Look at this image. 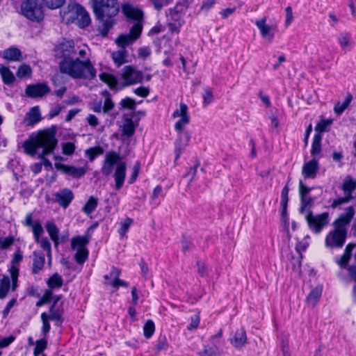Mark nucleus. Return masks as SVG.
Returning <instances> with one entry per match:
<instances>
[{
  "label": "nucleus",
  "mask_w": 356,
  "mask_h": 356,
  "mask_svg": "<svg viewBox=\"0 0 356 356\" xmlns=\"http://www.w3.org/2000/svg\"><path fill=\"white\" fill-rule=\"evenodd\" d=\"M13 243L14 238L13 236H7L5 238L0 237V250L8 248Z\"/></svg>",
  "instance_id": "nucleus-53"
},
{
  "label": "nucleus",
  "mask_w": 356,
  "mask_h": 356,
  "mask_svg": "<svg viewBox=\"0 0 356 356\" xmlns=\"http://www.w3.org/2000/svg\"><path fill=\"white\" fill-rule=\"evenodd\" d=\"M153 4L154 8L160 10L165 6L169 5L173 0H149Z\"/></svg>",
  "instance_id": "nucleus-56"
},
{
  "label": "nucleus",
  "mask_w": 356,
  "mask_h": 356,
  "mask_svg": "<svg viewBox=\"0 0 356 356\" xmlns=\"http://www.w3.org/2000/svg\"><path fill=\"white\" fill-rule=\"evenodd\" d=\"M231 344L237 349L242 348L247 343L246 332L243 328L237 330L234 337L230 339Z\"/></svg>",
  "instance_id": "nucleus-23"
},
{
  "label": "nucleus",
  "mask_w": 356,
  "mask_h": 356,
  "mask_svg": "<svg viewBox=\"0 0 356 356\" xmlns=\"http://www.w3.org/2000/svg\"><path fill=\"white\" fill-rule=\"evenodd\" d=\"M190 122V117L184 116L181 118L175 124V129L177 131H183V128L185 125H187Z\"/></svg>",
  "instance_id": "nucleus-54"
},
{
  "label": "nucleus",
  "mask_w": 356,
  "mask_h": 356,
  "mask_svg": "<svg viewBox=\"0 0 356 356\" xmlns=\"http://www.w3.org/2000/svg\"><path fill=\"white\" fill-rule=\"evenodd\" d=\"M323 291V286L321 285L313 288L306 298V302L309 307H314L318 302Z\"/></svg>",
  "instance_id": "nucleus-25"
},
{
  "label": "nucleus",
  "mask_w": 356,
  "mask_h": 356,
  "mask_svg": "<svg viewBox=\"0 0 356 356\" xmlns=\"http://www.w3.org/2000/svg\"><path fill=\"white\" fill-rule=\"evenodd\" d=\"M54 200L60 207L66 209L74 199V194L69 188H63L54 194Z\"/></svg>",
  "instance_id": "nucleus-18"
},
{
  "label": "nucleus",
  "mask_w": 356,
  "mask_h": 356,
  "mask_svg": "<svg viewBox=\"0 0 356 356\" xmlns=\"http://www.w3.org/2000/svg\"><path fill=\"white\" fill-rule=\"evenodd\" d=\"M341 189L343 193H353L356 189V180L348 176L343 181Z\"/></svg>",
  "instance_id": "nucleus-35"
},
{
  "label": "nucleus",
  "mask_w": 356,
  "mask_h": 356,
  "mask_svg": "<svg viewBox=\"0 0 356 356\" xmlns=\"http://www.w3.org/2000/svg\"><path fill=\"white\" fill-rule=\"evenodd\" d=\"M32 70L29 65L23 64L20 65L16 72V75L19 78H24L31 74Z\"/></svg>",
  "instance_id": "nucleus-46"
},
{
  "label": "nucleus",
  "mask_w": 356,
  "mask_h": 356,
  "mask_svg": "<svg viewBox=\"0 0 356 356\" xmlns=\"http://www.w3.org/2000/svg\"><path fill=\"white\" fill-rule=\"evenodd\" d=\"M90 237L88 235L77 236L73 237L71 241V246L73 250H78L79 248H86V245L88 244Z\"/></svg>",
  "instance_id": "nucleus-28"
},
{
  "label": "nucleus",
  "mask_w": 356,
  "mask_h": 356,
  "mask_svg": "<svg viewBox=\"0 0 356 356\" xmlns=\"http://www.w3.org/2000/svg\"><path fill=\"white\" fill-rule=\"evenodd\" d=\"M47 348V341L45 339H40L35 341V347L33 350V355L39 356Z\"/></svg>",
  "instance_id": "nucleus-42"
},
{
  "label": "nucleus",
  "mask_w": 356,
  "mask_h": 356,
  "mask_svg": "<svg viewBox=\"0 0 356 356\" xmlns=\"http://www.w3.org/2000/svg\"><path fill=\"white\" fill-rule=\"evenodd\" d=\"M312 190V188H309L306 186L302 180H300L299 181V194L300 197H305L308 196L311 191Z\"/></svg>",
  "instance_id": "nucleus-59"
},
{
  "label": "nucleus",
  "mask_w": 356,
  "mask_h": 356,
  "mask_svg": "<svg viewBox=\"0 0 356 356\" xmlns=\"http://www.w3.org/2000/svg\"><path fill=\"white\" fill-rule=\"evenodd\" d=\"M76 149L75 145L71 142H66L62 144L63 154L70 156L73 154Z\"/></svg>",
  "instance_id": "nucleus-52"
},
{
  "label": "nucleus",
  "mask_w": 356,
  "mask_h": 356,
  "mask_svg": "<svg viewBox=\"0 0 356 356\" xmlns=\"http://www.w3.org/2000/svg\"><path fill=\"white\" fill-rule=\"evenodd\" d=\"M63 280L62 277L57 273L53 274L47 281L49 289H59L63 286Z\"/></svg>",
  "instance_id": "nucleus-30"
},
{
  "label": "nucleus",
  "mask_w": 356,
  "mask_h": 356,
  "mask_svg": "<svg viewBox=\"0 0 356 356\" xmlns=\"http://www.w3.org/2000/svg\"><path fill=\"white\" fill-rule=\"evenodd\" d=\"M56 51V56L63 58L59 63L60 71L62 73L74 79H92L95 77L96 70L88 59L81 60L78 58H73L72 55H75L76 51L72 41L60 43Z\"/></svg>",
  "instance_id": "nucleus-1"
},
{
  "label": "nucleus",
  "mask_w": 356,
  "mask_h": 356,
  "mask_svg": "<svg viewBox=\"0 0 356 356\" xmlns=\"http://www.w3.org/2000/svg\"><path fill=\"white\" fill-rule=\"evenodd\" d=\"M321 139L320 134H315L312 144L311 154L313 158H317L321 152Z\"/></svg>",
  "instance_id": "nucleus-31"
},
{
  "label": "nucleus",
  "mask_w": 356,
  "mask_h": 356,
  "mask_svg": "<svg viewBox=\"0 0 356 356\" xmlns=\"http://www.w3.org/2000/svg\"><path fill=\"white\" fill-rule=\"evenodd\" d=\"M23 225L26 227H31L35 241H38L42 238L44 233L43 227L39 220H33L32 214L28 213L26 216Z\"/></svg>",
  "instance_id": "nucleus-17"
},
{
  "label": "nucleus",
  "mask_w": 356,
  "mask_h": 356,
  "mask_svg": "<svg viewBox=\"0 0 356 356\" xmlns=\"http://www.w3.org/2000/svg\"><path fill=\"white\" fill-rule=\"evenodd\" d=\"M300 212L302 213H307V211L310 210L309 207L312 205L313 203V199L309 196H305V197H300Z\"/></svg>",
  "instance_id": "nucleus-45"
},
{
  "label": "nucleus",
  "mask_w": 356,
  "mask_h": 356,
  "mask_svg": "<svg viewBox=\"0 0 356 356\" xmlns=\"http://www.w3.org/2000/svg\"><path fill=\"white\" fill-rule=\"evenodd\" d=\"M33 273H38L44 265V254L42 251H34L33 253Z\"/></svg>",
  "instance_id": "nucleus-26"
},
{
  "label": "nucleus",
  "mask_w": 356,
  "mask_h": 356,
  "mask_svg": "<svg viewBox=\"0 0 356 356\" xmlns=\"http://www.w3.org/2000/svg\"><path fill=\"white\" fill-rule=\"evenodd\" d=\"M201 356H221L219 347L204 346V349L199 353Z\"/></svg>",
  "instance_id": "nucleus-40"
},
{
  "label": "nucleus",
  "mask_w": 356,
  "mask_h": 356,
  "mask_svg": "<svg viewBox=\"0 0 356 356\" xmlns=\"http://www.w3.org/2000/svg\"><path fill=\"white\" fill-rule=\"evenodd\" d=\"M122 12L126 18L130 21H135L134 24H141L143 19L144 13L143 10L138 7H135L131 3H125L121 6Z\"/></svg>",
  "instance_id": "nucleus-12"
},
{
  "label": "nucleus",
  "mask_w": 356,
  "mask_h": 356,
  "mask_svg": "<svg viewBox=\"0 0 356 356\" xmlns=\"http://www.w3.org/2000/svg\"><path fill=\"white\" fill-rule=\"evenodd\" d=\"M319 170V164L317 158L305 162L302 168V175L305 179H314Z\"/></svg>",
  "instance_id": "nucleus-16"
},
{
  "label": "nucleus",
  "mask_w": 356,
  "mask_h": 356,
  "mask_svg": "<svg viewBox=\"0 0 356 356\" xmlns=\"http://www.w3.org/2000/svg\"><path fill=\"white\" fill-rule=\"evenodd\" d=\"M332 124L331 120H322L315 127L316 131L318 132H325L329 130V127Z\"/></svg>",
  "instance_id": "nucleus-51"
},
{
  "label": "nucleus",
  "mask_w": 356,
  "mask_h": 356,
  "mask_svg": "<svg viewBox=\"0 0 356 356\" xmlns=\"http://www.w3.org/2000/svg\"><path fill=\"white\" fill-rule=\"evenodd\" d=\"M183 6L176 5L169 8L166 13L167 22H180L184 24Z\"/></svg>",
  "instance_id": "nucleus-20"
},
{
  "label": "nucleus",
  "mask_w": 356,
  "mask_h": 356,
  "mask_svg": "<svg viewBox=\"0 0 356 356\" xmlns=\"http://www.w3.org/2000/svg\"><path fill=\"white\" fill-rule=\"evenodd\" d=\"M168 348V343L165 335H160L156 341L154 349L159 352L166 350Z\"/></svg>",
  "instance_id": "nucleus-44"
},
{
  "label": "nucleus",
  "mask_w": 356,
  "mask_h": 356,
  "mask_svg": "<svg viewBox=\"0 0 356 356\" xmlns=\"http://www.w3.org/2000/svg\"><path fill=\"white\" fill-rule=\"evenodd\" d=\"M97 206V200L91 196L83 206L82 211L87 215L92 213Z\"/></svg>",
  "instance_id": "nucleus-38"
},
{
  "label": "nucleus",
  "mask_w": 356,
  "mask_h": 356,
  "mask_svg": "<svg viewBox=\"0 0 356 356\" xmlns=\"http://www.w3.org/2000/svg\"><path fill=\"white\" fill-rule=\"evenodd\" d=\"M44 3L51 9L60 8L65 0H42Z\"/></svg>",
  "instance_id": "nucleus-55"
},
{
  "label": "nucleus",
  "mask_w": 356,
  "mask_h": 356,
  "mask_svg": "<svg viewBox=\"0 0 356 356\" xmlns=\"http://www.w3.org/2000/svg\"><path fill=\"white\" fill-rule=\"evenodd\" d=\"M22 13L24 16L33 22H40L44 17L41 8L34 0H27L23 3Z\"/></svg>",
  "instance_id": "nucleus-11"
},
{
  "label": "nucleus",
  "mask_w": 356,
  "mask_h": 356,
  "mask_svg": "<svg viewBox=\"0 0 356 356\" xmlns=\"http://www.w3.org/2000/svg\"><path fill=\"white\" fill-rule=\"evenodd\" d=\"M10 287V279L8 276H3L0 280V298L3 299L6 297Z\"/></svg>",
  "instance_id": "nucleus-33"
},
{
  "label": "nucleus",
  "mask_w": 356,
  "mask_h": 356,
  "mask_svg": "<svg viewBox=\"0 0 356 356\" xmlns=\"http://www.w3.org/2000/svg\"><path fill=\"white\" fill-rule=\"evenodd\" d=\"M121 77L122 81L120 82L113 75V90H119L129 86L141 83L143 79V74L134 67L127 65L122 70Z\"/></svg>",
  "instance_id": "nucleus-6"
},
{
  "label": "nucleus",
  "mask_w": 356,
  "mask_h": 356,
  "mask_svg": "<svg viewBox=\"0 0 356 356\" xmlns=\"http://www.w3.org/2000/svg\"><path fill=\"white\" fill-rule=\"evenodd\" d=\"M115 169L113 177L115 179V188L120 191L124 182L126 177L127 165L122 161L118 153L113 152V169Z\"/></svg>",
  "instance_id": "nucleus-9"
},
{
  "label": "nucleus",
  "mask_w": 356,
  "mask_h": 356,
  "mask_svg": "<svg viewBox=\"0 0 356 356\" xmlns=\"http://www.w3.org/2000/svg\"><path fill=\"white\" fill-rule=\"evenodd\" d=\"M132 222V219L127 218L116 223V225H118V232L119 233L120 237L122 238L125 235V234L129 230L130 226L131 225Z\"/></svg>",
  "instance_id": "nucleus-32"
},
{
  "label": "nucleus",
  "mask_w": 356,
  "mask_h": 356,
  "mask_svg": "<svg viewBox=\"0 0 356 356\" xmlns=\"http://www.w3.org/2000/svg\"><path fill=\"white\" fill-rule=\"evenodd\" d=\"M53 298V291L51 289H46L43 295L36 302L35 306L39 307L49 303Z\"/></svg>",
  "instance_id": "nucleus-37"
},
{
  "label": "nucleus",
  "mask_w": 356,
  "mask_h": 356,
  "mask_svg": "<svg viewBox=\"0 0 356 356\" xmlns=\"http://www.w3.org/2000/svg\"><path fill=\"white\" fill-rule=\"evenodd\" d=\"M173 118H184V116H189L188 114V106L184 103H180L179 108L175 110L172 113Z\"/></svg>",
  "instance_id": "nucleus-49"
},
{
  "label": "nucleus",
  "mask_w": 356,
  "mask_h": 356,
  "mask_svg": "<svg viewBox=\"0 0 356 356\" xmlns=\"http://www.w3.org/2000/svg\"><path fill=\"white\" fill-rule=\"evenodd\" d=\"M339 42L342 48H345L350 44V37L347 33H341L339 37Z\"/></svg>",
  "instance_id": "nucleus-62"
},
{
  "label": "nucleus",
  "mask_w": 356,
  "mask_h": 356,
  "mask_svg": "<svg viewBox=\"0 0 356 356\" xmlns=\"http://www.w3.org/2000/svg\"><path fill=\"white\" fill-rule=\"evenodd\" d=\"M167 24L171 33L177 34L179 33L180 28L183 26L184 24L180 22H167Z\"/></svg>",
  "instance_id": "nucleus-57"
},
{
  "label": "nucleus",
  "mask_w": 356,
  "mask_h": 356,
  "mask_svg": "<svg viewBox=\"0 0 356 356\" xmlns=\"http://www.w3.org/2000/svg\"><path fill=\"white\" fill-rule=\"evenodd\" d=\"M155 331L154 323L152 320H148L143 326V334L145 338L149 339L152 337Z\"/></svg>",
  "instance_id": "nucleus-43"
},
{
  "label": "nucleus",
  "mask_w": 356,
  "mask_h": 356,
  "mask_svg": "<svg viewBox=\"0 0 356 356\" xmlns=\"http://www.w3.org/2000/svg\"><path fill=\"white\" fill-rule=\"evenodd\" d=\"M353 207H348L332 222L334 229L329 232L325 238V245L329 249H339L346 243L348 226L355 216Z\"/></svg>",
  "instance_id": "nucleus-3"
},
{
  "label": "nucleus",
  "mask_w": 356,
  "mask_h": 356,
  "mask_svg": "<svg viewBox=\"0 0 356 356\" xmlns=\"http://www.w3.org/2000/svg\"><path fill=\"white\" fill-rule=\"evenodd\" d=\"M45 228L49 234L51 239L54 243L55 247H57L59 243V238H58V233L59 229L56 225L52 222V221H48L47 222L45 225Z\"/></svg>",
  "instance_id": "nucleus-27"
},
{
  "label": "nucleus",
  "mask_w": 356,
  "mask_h": 356,
  "mask_svg": "<svg viewBox=\"0 0 356 356\" xmlns=\"http://www.w3.org/2000/svg\"><path fill=\"white\" fill-rule=\"evenodd\" d=\"M50 92V88L46 83H39L27 86L25 92L31 98L42 97Z\"/></svg>",
  "instance_id": "nucleus-14"
},
{
  "label": "nucleus",
  "mask_w": 356,
  "mask_h": 356,
  "mask_svg": "<svg viewBox=\"0 0 356 356\" xmlns=\"http://www.w3.org/2000/svg\"><path fill=\"white\" fill-rule=\"evenodd\" d=\"M54 165L57 170L63 171L65 174L74 179L83 177L86 172V169L83 167L68 165L62 163H55Z\"/></svg>",
  "instance_id": "nucleus-15"
},
{
  "label": "nucleus",
  "mask_w": 356,
  "mask_h": 356,
  "mask_svg": "<svg viewBox=\"0 0 356 356\" xmlns=\"http://www.w3.org/2000/svg\"><path fill=\"white\" fill-rule=\"evenodd\" d=\"M142 30L143 25L134 24L129 33L120 34L115 38L117 50L113 51V62L117 67L131 62V56L128 48L140 38Z\"/></svg>",
  "instance_id": "nucleus-4"
},
{
  "label": "nucleus",
  "mask_w": 356,
  "mask_h": 356,
  "mask_svg": "<svg viewBox=\"0 0 356 356\" xmlns=\"http://www.w3.org/2000/svg\"><path fill=\"white\" fill-rule=\"evenodd\" d=\"M350 103V100L346 99L344 102L342 104L338 103L335 105L334 110L336 113L338 115H341L345 109L348 107V104Z\"/></svg>",
  "instance_id": "nucleus-61"
},
{
  "label": "nucleus",
  "mask_w": 356,
  "mask_h": 356,
  "mask_svg": "<svg viewBox=\"0 0 356 356\" xmlns=\"http://www.w3.org/2000/svg\"><path fill=\"white\" fill-rule=\"evenodd\" d=\"M134 113L129 112L123 115L122 119L119 122L118 132L113 134V137L123 143H129L130 138L134 136L138 123L133 121Z\"/></svg>",
  "instance_id": "nucleus-7"
},
{
  "label": "nucleus",
  "mask_w": 356,
  "mask_h": 356,
  "mask_svg": "<svg viewBox=\"0 0 356 356\" xmlns=\"http://www.w3.org/2000/svg\"><path fill=\"white\" fill-rule=\"evenodd\" d=\"M56 134L54 127L32 134L29 138L24 142L22 147L27 154H38V158L42 159L43 165L46 168H51L52 164L45 156L52 154L57 146Z\"/></svg>",
  "instance_id": "nucleus-2"
},
{
  "label": "nucleus",
  "mask_w": 356,
  "mask_h": 356,
  "mask_svg": "<svg viewBox=\"0 0 356 356\" xmlns=\"http://www.w3.org/2000/svg\"><path fill=\"white\" fill-rule=\"evenodd\" d=\"M140 170V166L138 164L135 165L132 168V173L129 179V184H132L136 180Z\"/></svg>",
  "instance_id": "nucleus-63"
},
{
  "label": "nucleus",
  "mask_w": 356,
  "mask_h": 356,
  "mask_svg": "<svg viewBox=\"0 0 356 356\" xmlns=\"http://www.w3.org/2000/svg\"><path fill=\"white\" fill-rule=\"evenodd\" d=\"M68 14L70 15L68 21H77V24L81 28H85L90 24V17L85 8L78 3L69 4Z\"/></svg>",
  "instance_id": "nucleus-8"
},
{
  "label": "nucleus",
  "mask_w": 356,
  "mask_h": 356,
  "mask_svg": "<svg viewBox=\"0 0 356 356\" xmlns=\"http://www.w3.org/2000/svg\"><path fill=\"white\" fill-rule=\"evenodd\" d=\"M41 320L42 321V333L45 336L51 329L50 323L49 322L50 318L46 312H43L41 314Z\"/></svg>",
  "instance_id": "nucleus-47"
},
{
  "label": "nucleus",
  "mask_w": 356,
  "mask_h": 356,
  "mask_svg": "<svg viewBox=\"0 0 356 356\" xmlns=\"http://www.w3.org/2000/svg\"><path fill=\"white\" fill-rule=\"evenodd\" d=\"M204 104L207 106L210 104L213 99V92L209 88H206L203 95Z\"/></svg>",
  "instance_id": "nucleus-60"
},
{
  "label": "nucleus",
  "mask_w": 356,
  "mask_h": 356,
  "mask_svg": "<svg viewBox=\"0 0 356 356\" xmlns=\"http://www.w3.org/2000/svg\"><path fill=\"white\" fill-rule=\"evenodd\" d=\"M35 241L47 252V256L49 259V262L50 263L51 260V245L49 240L47 237H44L40 238L38 241Z\"/></svg>",
  "instance_id": "nucleus-34"
},
{
  "label": "nucleus",
  "mask_w": 356,
  "mask_h": 356,
  "mask_svg": "<svg viewBox=\"0 0 356 356\" xmlns=\"http://www.w3.org/2000/svg\"><path fill=\"white\" fill-rule=\"evenodd\" d=\"M289 188L287 185H286L282 190L281 192V200L280 204L282 207V213L284 215L286 212L287 204L289 202Z\"/></svg>",
  "instance_id": "nucleus-36"
},
{
  "label": "nucleus",
  "mask_w": 356,
  "mask_h": 356,
  "mask_svg": "<svg viewBox=\"0 0 356 356\" xmlns=\"http://www.w3.org/2000/svg\"><path fill=\"white\" fill-rule=\"evenodd\" d=\"M2 56L9 61H21L22 60V51L14 46L5 49L2 53Z\"/></svg>",
  "instance_id": "nucleus-24"
},
{
  "label": "nucleus",
  "mask_w": 356,
  "mask_h": 356,
  "mask_svg": "<svg viewBox=\"0 0 356 356\" xmlns=\"http://www.w3.org/2000/svg\"><path fill=\"white\" fill-rule=\"evenodd\" d=\"M254 24L259 29L261 37L268 42H271L275 38L277 26L275 25L267 24L266 17L257 19Z\"/></svg>",
  "instance_id": "nucleus-13"
},
{
  "label": "nucleus",
  "mask_w": 356,
  "mask_h": 356,
  "mask_svg": "<svg viewBox=\"0 0 356 356\" xmlns=\"http://www.w3.org/2000/svg\"><path fill=\"white\" fill-rule=\"evenodd\" d=\"M305 218L309 229L316 234H319L329 222V214L327 212L314 216L312 211L308 210Z\"/></svg>",
  "instance_id": "nucleus-10"
},
{
  "label": "nucleus",
  "mask_w": 356,
  "mask_h": 356,
  "mask_svg": "<svg viewBox=\"0 0 356 356\" xmlns=\"http://www.w3.org/2000/svg\"><path fill=\"white\" fill-rule=\"evenodd\" d=\"M200 316L199 315H194L191 318V323L187 326L188 330H193L197 329L200 325Z\"/></svg>",
  "instance_id": "nucleus-58"
},
{
  "label": "nucleus",
  "mask_w": 356,
  "mask_h": 356,
  "mask_svg": "<svg viewBox=\"0 0 356 356\" xmlns=\"http://www.w3.org/2000/svg\"><path fill=\"white\" fill-rule=\"evenodd\" d=\"M350 259V257L348 255V254L343 253L341 258L337 261V264L341 268H346Z\"/></svg>",
  "instance_id": "nucleus-64"
},
{
  "label": "nucleus",
  "mask_w": 356,
  "mask_h": 356,
  "mask_svg": "<svg viewBox=\"0 0 356 356\" xmlns=\"http://www.w3.org/2000/svg\"><path fill=\"white\" fill-rule=\"evenodd\" d=\"M63 302L57 305H51L49 308V314L48 316L50 318V321H56V325H59L63 322Z\"/></svg>",
  "instance_id": "nucleus-21"
},
{
  "label": "nucleus",
  "mask_w": 356,
  "mask_h": 356,
  "mask_svg": "<svg viewBox=\"0 0 356 356\" xmlns=\"http://www.w3.org/2000/svg\"><path fill=\"white\" fill-rule=\"evenodd\" d=\"M191 139V134L187 131H179L178 139L175 142V159H178L183 149L187 146Z\"/></svg>",
  "instance_id": "nucleus-19"
},
{
  "label": "nucleus",
  "mask_w": 356,
  "mask_h": 356,
  "mask_svg": "<svg viewBox=\"0 0 356 356\" xmlns=\"http://www.w3.org/2000/svg\"><path fill=\"white\" fill-rule=\"evenodd\" d=\"M120 106L123 108H127L131 110L130 112H133V111L136 108V102L134 99L130 97H125L120 101Z\"/></svg>",
  "instance_id": "nucleus-48"
},
{
  "label": "nucleus",
  "mask_w": 356,
  "mask_h": 356,
  "mask_svg": "<svg viewBox=\"0 0 356 356\" xmlns=\"http://www.w3.org/2000/svg\"><path fill=\"white\" fill-rule=\"evenodd\" d=\"M41 120L40 112L39 106L33 107L28 112L24 118V123L26 126H33Z\"/></svg>",
  "instance_id": "nucleus-22"
},
{
  "label": "nucleus",
  "mask_w": 356,
  "mask_h": 356,
  "mask_svg": "<svg viewBox=\"0 0 356 356\" xmlns=\"http://www.w3.org/2000/svg\"><path fill=\"white\" fill-rule=\"evenodd\" d=\"M0 74L2 78L3 83L4 84L7 86H10L15 82V77L13 73L9 69V67L6 66L1 67Z\"/></svg>",
  "instance_id": "nucleus-29"
},
{
  "label": "nucleus",
  "mask_w": 356,
  "mask_h": 356,
  "mask_svg": "<svg viewBox=\"0 0 356 356\" xmlns=\"http://www.w3.org/2000/svg\"><path fill=\"white\" fill-rule=\"evenodd\" d=\"M89 252L86 248H79L76 250L74 259L79 264H83L88 257Z\"/></svg>",
  "instance_id": "nucleus-41"
},
{
  "label": "nucleus",
  "mask_w": 356,
  "mask_h": 356,
  "mask_svg": "<svg viewBox=\"0 0 356 356\" xmlns=\"http://www.w3.org/2000/svg\"><path fill=\"white\" fill-rule=\"evenodd\" d=\"M92 7L96 19L101 23L99 32L102 37L107 35L111 28V0H92Z\"/></svg>",
  "instance_id": "nucleus-5"
},
{
  "label": "nucleus",
  "mask_w": 356,
  "mask_h": 356,
  "mask_svg": "<svg viewBox=\"0 0 356 356\" xmlns=\"http://www.w3.org/2000/svg\"><path fill=\"white\" fill-rule=\"evenodd\" d=\"M114 270L116 272L117 277L113 279V289L118 290L120 287L128 288L129 286V282L118 278L120 273V270L113 268V274L114 273Z\"/></svg>",
  "instance_id": "nucleus-39"
},
{
  "label": "nucleus",
  "mask_w": 356,
  "mask_h": 356,
  "mask_svg": "<svg viewBox=\"0 0 356 356\" xmlns=\"http://www.w3.org/2000/svg\"><path fill=\"white\" fill-rule=\"evenodd\" d=\"M102 172L106 175L111 173V152H108L106 154L104 165L102 167Z\"/></svg>",
  "instance_id": "nucleus-50"
}]
</instances>
